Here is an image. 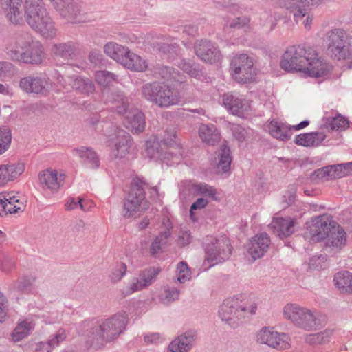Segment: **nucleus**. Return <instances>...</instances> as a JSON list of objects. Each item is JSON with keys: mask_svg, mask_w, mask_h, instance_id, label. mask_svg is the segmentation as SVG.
I'll return each mask as SVG.
<instances>
[{"mask_svg": "<svg viewBox=\"0 0 352 352\" xmlns=\"http://www.w3.org/2000/svg\"><path fill=\"white\" fill-rule=\"evenodd\" d=\"M128 322V314L121 311L107 318L83 321L78 333L86 347L100 349L123 333Z\"/></svg>", "mask_w": 352, "mask_h": 352, "instance_id": "nucleus-1", "label": "nucleus"}, {"mask_svg": "<svg viewBox=\"0 0 352 352\" xmlns=\"http://www.w3.org/2000/svg\"><path fill=\"white\" fill-rule=\"evenodd\" d=\"M257 307L254 296L240 294L226 299L220 305L218 312L223 321L235 328L254 315Z\"/></svg>", "mask_w": 352, "mask_h": 352, "instance_id": "nucleus-2", "label": "nucleus"}, {"mask_svg": "<svg viewBox=\"0 0 352 352\" xmlns=\"http://www.w3.org/2000/svg\"><path fill=\"white\" fill-rule=\"evenodd\" d=\"M7 54L14 61L39 65L45 59L43 45L34 41L28 33H17L10 38L6 47Z\"/></svg>", "mask_w": 352, "mask_h": 352, "instance_id": "nucleus-3", "label": "nucleus"}, {"mask_svg": "<svg viewBox=\"0 0 352 352\" xmlns=\"http://www.w3.org/2000/svg\"><path fill=\"white\" fill-rule=\"evenodd\" d=\"M25 17L28 24L47 38L56 36L57 30L43 0H25Z\"/></svg>", "mask_w": 352, "mask_h": 352, "instance_id": "nucleus-4", "label": "nucleus"}, {"mask_svg": "<svg viewBox=\"0 0 352 352\" xmlns=\"http://www.w3.org/2000/svg\"><path fill=\"white\" fill-rule=\"evenodd\" d=\"M148 186V184L142 179L136 177L132 180L130 190L124 200V218L140 215L148 208L149 204L145 197V189Z\"/></svg>", "mask_w": 352, "mask_h": 352, "instance_id": "nucleus-5", "label": "nucleus"}, {"mask_svg": "<svg viewBox=\"0 0 352 352\" xmlns=\"http://www.w3.org/2000/svg\"><path fill=\"white\" fill-rule=\"evenodd\" d=\"M143 97L160 107L177 104L180 101L179 92L165 83L153 82L142 86Z\"/></svg>", "mask_w": 352, "mask_h": 352, "instance_id": "nucleus-6", "label": "nucleus"}, {"mask_svg": "<svg viewBox=\"0 0 352 352\" xmlns=\"http://www.w3.org/2000/svg\"><path fill=\"white\" fill-rule=\"evenodd\" d=\"M324 41L331 58L340 60L351 56L349 47L352 46V32H347L342 28L332 29L326 33Z\"/></svg>", "mask_w": 352, "mask_h": 352, "instance_id": "nucleus-7", "label": "nucleus"}, {"mask_svg": "<svg viewBox=\"0 0 352 352\" xmlns=\"http://www.w3.org/2000/svg\"><path fill=\"white\" fill-rule=\"evenodd\" d=\"M206 257L204 266L208 268L228 260L232 254L230 240L226 236L219 237H208L204 246Z\"/></svg>", "mask_w": 352, "mask_h": 352, "instance_id": "nucleus-8", "label": "nucleus"}, {"mask_svg": "<svg viewBox=\"0 0 352 352\" xmlns=\"http://www.w3.org/2000/svg\"><path fill=\"white\" fill-rule=\"evenodd\" d=\"M280 66L286 72H299L305 78L308 77V57L305 46L289 47L281 57Z\"/></svg>", "mask_w": 352, "mask_h": 352, "instance_id": "nucleus-9", "label": "nucleus"}, {"mask_svg": "<svg viewBox=\"0 0 352 352\" xmlns=\"http://www.w3.org/2000/svg\"><path fill=\"white\" fill-rule=\"evenodd\" d=\"M230 70L232 78L242 84L252 82L256 76L253 58L245 54H236L232 57Z\"/></svg>", "mask_w": 352, "mask_h": 352, "instance_id": "nucleus-10", "label": "nucleus"}, {"mask_svg": "<svg viewBox=\"0 0 352 352\" xmlns=\"http://www.w3.org/2000/svg\"><path fill=\"white\" fill-rule=\"evenodd\" d=\"M110 129L107 135V145L115 157L124 158L129 153L133 139L129 133L116 126L111 125Z\"/></svg>", "mask_w": 352, "mask_h": 352, "instance_id": "nucleus-11", "label": "nucleus"}, {"mask_svg": "<svg viewBox=\"0 0 352 352\" xmlns=\"http://www.w3.org/2000/svg\"><path fill=\"white\" fill-rule=\"evenodd\" d=\"M163 144L156 140H149L146 142V153L151 159L154 160H160L171 166L178 164L182 160V153L181 149L178 152L167 151L166 148L162 147Z\"/></svg>", "mask_w": 352, "mask_h": 352, "instance_id": "nucleus-12", "label": "nucleus"}, {"mask_svg": "<svg viewBox=\"0 0 352 352\" xmlns=\"http://www.w3.org/2000/svg\"><path fill=\"white\" fill-rule=\"evenodd\" d=\"M257 341L277 350L287 349L291 346L288 334L279 333L267 327H263L258 333Z\"/></svg>", "mask_w": 352, "mask_h": 352, "instance_id": "nucleus-13", "label": "nucleus"}, {"mask_svg": "<svg viewBox=\"0 0 352 352\" xmlns=\"http://www.w3.org/2000/svg\"><path fill=\"white\" fill-rule=\"evenodd\" d=\"M160 272L161 269L160 267H149L146 268L140 273L138 277H134L131 280L129 285L124 289L123 294L124 296H129L152 285Z\"/></svg>", "mask_w": 352, "mask_h": 352, "instance_id": "nucleus-14", "label": "nucleus"}, {"mask_svg": "<svg viewBox=\"0 0 352 352\" xmlns=\"http://www.w3.org/2000/svg\"><path fill=\"white\" fill-rule=\"evenodd\" d=\"M336 221L331 215L324 214L311 218V224L309 226V239L318 242L326 238Z\"/></svg>", "mask_w": 352, "mask_h": 352, "instance_id": "nucleus-15", "label": "nucleus"}, {"mask_svg": "<svg viewBox=\"0 0 352 352\" xmlns=\"http://www.w3.org/2000/svg\"><path fill=\"white\" fill-rule=\"evenodd\" d=\"M25 201L19 193H0V216L5 217L8 214H16L23 212L25 208Z\"/></svg>", "mask_w": 352, "mask_h": 352, "instance_id": "nucleus-16", "label": "nucleus"}, {"mask_svg": "<svg viewBox=\"0 0 352 352\" xmlns=\"http://www.w3.org/2000/svg\"><path fill=\"white\" fill-rule=\"evenodd\" d=\"M50 79L45 76H29L19 81L20 88L25 92L46 95L50 91Z\"/></svg>", "mask_w": 352, "mask_h": 352, "instance_id": "nucleus-17", "label": "nucleus"}, {"mask_svg": "<svg viewBox=\"0 0 352 352\" xmlns=\"http://www.w3.org/2000/svg\"><path fill=\"white\" fill-rule=\"evenodd\" d=\"M324 250L329 254L339 252L346 243V234L344 228L337 223L333 226L326 236Z\"/></svg>", "mask_w": 352, "mask_h": 352, "instance_id": "nucleus-18", "label": "nucleus"}, {"mask_svg": "<svg viewBox=\"0 0 352 352\" xmlns=\"http://www.w3.org/2000/svg\"><path fill=\"white\" fill-rule=\"evenodd\" d=\"M333 67L318 53L309 52V77L326 78L332 73Z\"/></svg>", "mask_w": 352, "mask_h": 352, "instance_id": "nucleus-19", "label": "nucleus"}, {"mask_svg": "<svg viewBox=\"0 0 352 352\" xmlns=\"http://www.w3.org/2000/svg\"><path fill=\"white\" fill-rule=\"evenodd\" d=\"M196 55L203 61L213 63L221 58V52L214 43L207 39L197 41L194 46Z\"/></svg>", "mask_w": 352, "mask_h": 352, "instance_id": "nucleus-20", "label": "nucleus"}, {"mask_svg": "<svg viewBox=\"0 0 352 352\" xmlns=\"http://www.w3.org/2000/svg\"><path fill=\"white\" fill-rule=\"evenodd\" d=\"M308 311L296 303H287L283 307V314L285 319L289 320L298 327L306 329Z\"/></svg>", "mask_w": 352, "mask_h": 352, "instance_id": "nucleus-21", "label": "nucleus"}, {"mask_svg": "<svg viewBox=\"0 0 352 352\" xmlns=\"http://www.w3.org/2000/svg\"><path fill=\"white\" fill-rule=\"evenodd\" d=\"M271 245L270 238L266 232H261L253 236L248 243V252L255 261L263 257Z\"/></svg>", "mask_w": 352, "mask_h": 352, "instance_id": "nucleus-22", "label": "nucleus"}, {"mask_svg": "<svg viewBox=\"0 0 352 352\" xmlns=\"http://www.w3.org/2000/svg\"><path fill=\"white\" fill-rule=\"evenodd\" d=\"M65 175L51 168L46 169L38 175V179L44 190H49L52 193L58 192L63 185Z\"/></svg>", "mask_w": 352, "mask_h": 352, "instance_id": "nucleus-23", "label": "nucleus"}, {"mask_svg": "<svg viewBox=\"0 0 352 352\" xmlns=\"http://www.w3.org/2000/svg\"><path fill=\"white\" fill-rule=\"evenodd\" d=\"M223 106L233 115L243 116L251 108L248 100L239 97L232 93H226L222 97Z\"/></svg>", "mask_w": 352, "mask_h": 352, "instance_id": "nucleus-24", "label": "nucleus"}, {"mask_svg": "<svg viewBox=\"0 0 352 352\" xmlns=\"http://www.w3.org/2000/svg\"><path fill=\"white\" fill-rule=\"evenodd\" d=\"M196 339V331L188 330L170 342L168 352H188L194 346Z\"/></svg>", "mask_w": 352, "mask_h": 352, "instance_id": "nucleus-25", "label": "nucleus"}, {"mask_svg": "<svg viewBox=\"0 0 352 352\" xmlns=\"http://www.w3.org/2000/svg\"><path fill=\"white\" fill-rule=\"evenodd\" d=\"M124 124L133 134L140 133L145 129V116L139 109H131L124 117Z\"/></svg>", "mask_w": 352, "mask_h": 352, "instance_id": "nucleus-26", "label": "nucleus"}, {"mask_svg": "<svg viewBox=\"0 0 352 352\" xmlns=\"http://www.w3.org/2000/svg\"><path fill=\"white\" fill-rule=\"evenodd\" d=\"M60 15L68 22L80 23L82 19V7L79 0H72L57 10Z\"/></svg>", "mask_w": 352, "mask_h": 352, "instance_id": "nucleus-27", "label": "nucleus"}, {"mask_svg": "<svg viewBox=\"0 0 352 352\" xmlns=\"http://www.w3.org/2000/svg\"><path fill=\"white\" fill-rule=\"evenodd\" d=\"M25 169L23 163H8L0 165V187L13 181L21 175Z\"/></svg>", "mask_w": 352, "mask_h": 352, "instance_id": "nucleus-28", "label": "nucleus"}, {"mask_svg": "<svg viewBox=\"0 0 352 352\" xmlns=\"http://www.w3.org/2000/svg\"><path fill=\"white\" fill-rule=\"evenodd\" d=\"M270 227L279 238L284 239L294 232V221L289 217H274Z\"/></svg>", "mask_w": 352, "mask_h": 352, "instance_id": "nucleus-29", "label": "nucleus"}, {"mask_svg": "<svg viewBox=\"0 0 352 352\" xmlns=\"http://www.w3.org/2000/svg\"><path fill=\"white\" fill-rule=\"evenodd\" d=\"M280 5L293 14L296 23H298L307 13V0H280Z\"/></svg>", "mask_w": 352, "mask_h": 352, "instance_id": "nucleus-30", "label": "nucleus"}, {"mask_svg": "<svg viewBox=\"0 0 352 352\" xmlns=\"http://www.w3.org/2000/svg\"><path fill=\"white\" fill-rule=\"evenodd\" d=\"M105 98L107 102L111 103V108L113 111L119 115L126 116L129 110L132 109L129 108L130 104L128 97L120 91H112L109 97Z\"/></svg>", "mask_w": 352, "mask_h": 352, "instance_id": "nucleus-31", "label": "nucleus"}, {"mask_svg": "<svg viewBox=\"0 0 352 352\" xmlns=\"http://www.w3.org/2000/svg\"><path fill=\"white\" fill-rule=\"evenodd\" d=\"M198 133L201 141L209 146L216 145L221 139L220 132L213 124H201Z\"/></svg>", "mask_w": 352, "mask_h": 352, "instance_id": "nucleus-32", "label": "nucleus"}, {"mask_svg": "<svg viewBox=\"0 0 352 352\" xmlns=\"http://www.w3.org/2000/svg\"><path fill=\"white\" fill-rule=\"evenodd\" d=\"M2 9L12 23L17 24L22 19V0H0Z\"/></svg>", "mask_w": 352, "mask_h": 352, "instance_id": "nucleus-33", "label": "nucleus"}, {"mask_svg": "<svg viewBox=\"0 0 352 352\" xmlns=\"http://www.w3.org/2000/svg\"><path fill=\"white\" fill-rule=\"evenodd\" d=\"M268 130L274 138L282 141L289 140L292 135V125L274 120L270 122Z\"/></svg>", "mask_w": 352, "mask_h": 352, "instance_id": "nucleus-34", "label": "nucleus"}, {"mask_svg": "<svg viewBox=\"0 0 352 352\" xmlns=\"http://www.w3.org/2000/svg\"><path fill=\"white\" fill-rule=\"evenodd\" d=\"M184 186L188 188L191 193L195 195H202L208 197L214 201L218 200L217 197V189L206 183H192L189 181L184 183Z\"/></svg>", "mask_w": 352, "mask_h": 352, "instance_id": "nucleus-35", "label": "nucleus"}, {"mask_svg": "<svg viewBox=\"0 0 352 352\" xmlns=\"http://www.w3.org/2000/svg\"><path fill=\"white\" fill-rule=\"evenodd\" d=\"M118 75L107 70H99L94 73L96 82L103 88L102 94L103 97H109L111 94L109 87L113 82L118 81Z\"/></svg>", "mask_w": 352, "mask_h": 352, "instance_id": "nucleus-36", "label": "nucleus"}, {"mask_svg": "<svg viewBox=\"0 0 352 352\" xmlns=\"http://www.w3.org/2000/svg\"><path fill=\"white\" fill-rule=\"evenodd\" d=\"M81 162L91 168H97L100 166V160L95 151L89 147L81 146L74 150Z\"/></svg>", "mask_w": 352, "mask_h": 352, "instance_id": "nucleus-37", "label": "nucleus"}, {"mask_svg": "<svg viewBox=\"0 0 352 352\" xmlns=\"http://www.w3.org/2000/svg\"><path fill=\"white\" fill-rule=\"evenodd\" d=\"M120 63L124 67L135 72H142L147 67L145 60L139 55L131 52L129 49Z\"/></svg>", "mask_w": 352, "mask_h": 352, "instance_id": "nucleus-38", "label": "nucleus"}, {"mask_svg": "<svg viewBox=\"0 0 352 352\" xmlns=\"http://www.w3.org/2000/svg\"><path fill=\"white\" fill-rule=\"evenodd\" d=\"M78 50V44L74 41L59 43L53 45L52 52L54 55L65 60L72 58Z\"/></svg>", "mask_w": 352, "mask_h": 352, "instance_id": "nucleus-39", "label": "nucleus"}, {"mask_svg": "<svg viewBox=\"0 0 352 352\" xmlns=\"http://www.w3.org/2000/svg\"><path fill=\"white\" fill-rule=\"evenodd\" d=\"M72 87L80 94L89 95L95 91V85L93 81L82 76L69 77Z\"/></svg>", "mask_w": 352, "mask_h": 352, "instance_id": "nucleus-40", "label": "nucleus"}, {"mask_svg": "<svg viewBox=\"0 0 352 352\" xmlns=\"http://www.w3.org/2000/svg\"><path fill=\"white\" fill-rule=\"evenodd\" d=\"M35 278L31 276H21L9 285V289L13 292L29 293L32 291Z\"/></svg>", "mask_w": 352, "mask_h": 352, "instance_id": "nucleus-41", "label": "nucleus"}, {"mask_svg": "<svg viewBox=\"0 0 352 352\" xmlns=\"http://www.w3.org/2000/svg\"><path fill=\"white\" fill-rule=\"evenodd\" d=\"M129 48L116 42H108L104 46V52L110 58L121 63Z\"/></svg>", "mask_w": 352, "mask_h": 352, "instance_id": "nucleus-42", "label": "nucleus"}, {"mask_svg": "<svg viewBox=\"0 0 352 352\" xmlns=\"http://www.w3.org/2000/svg\"><path fill=\"white\" fill-rule=\"evenodd\" d=\"M336 287L342 292L352 293V273L342 272L334 276Z\"/></svg>", "mask_w": 352, "mask_h": 352, "instance_id": "nucleus-43", "label": "nucleus"}, {"mask_svg": "<svg viewBox=\"0 0 352 352\" xmlns=\"http://www.w3.org/2000/svg\"><path fill=\"white\" fill-rule=\"evenodd\" d=\"M157 71L160 76L164 80L178 83L185 82V76L175 68L168 66H161L157 68Z\"/></svg>", "mask_w": 352, "mask_h": 352, "instance_id": "nucleus-44", "label": "nucleus"}, {"mask_svg": "<svg viewBox=\"0 0 352 352\" xmlns=\"http://www.w3.org/2000/svg\"><path fill=\"white\" fill-rule=\"evenodd\" d=\"M218 170H221L223 173L228 172L230 169L232 159L230 155V149L225 143L220 146L218 151Z\"/></svg>", "mask_w": 352, "mask_h": 352, "instance_id": "nucleus-45", "label": "nucleus"}, {"mask_svg": "<svg viewBox=\"0 0 352 352\" xmlns=\"http://www.w3.org/2000/svg\"><path fill=\"white\" fill-rule=\"evenodd\" d=\"M170 236V232L165 230L161 232L157 236L155 237L150 246V254L151 256L156 257L162 252V248L167 244V241Z\"/></svg>", "mask_w": 352, "mask_h": 352, "instance_id": "nucleus-46", "label": "nucleus"}, {"mask_svg": "<svg viewBox=\"0 0 352 352\" xmlns=\"http://www.w3.org/2000/svg\"><path fill=\"white\" fill-rule=\"evenodd\" d=\"M34 328L31 322L23 321L19 323L12 333V339L14 342H19L26 337Z\"/></svg>", "mask_w": 352, "mask_h": 352, "instance_id": "nucleus-47", "label": "nucleus"}, {"mask_svg": "<svg viewBox=\"0 0 352 352\" xmlns=\"http://www.w3.org/2000/svg\"><path fill=\"white\" fill-rule=\"evenodd\" d=\"M176 139V133L173 131L170 133L166 132V134L164 135L163 140L161 142L167 151L178 152L179 149L180 148L182 153H183V149L180 144L177 142Z\"/></svg>", "mask_w": 352, "mask_h": 352, "instance_id": "nucleus-48", "label": "nucleus"}, {"mask_svg": "<svg viewBox=\"0 0 352 352\" xmlns=\"http://www.w3.org/2000/svg\"><path fill=\"white\" fill-rule=\"evenodd\" d=\"M326 323L325 316L319 312L309 311V331L320 329Z\"/></svg>", "mask_w": 352, "mask_h": 352, "instance_id": "nucleus-49", "label": "nucleus"}, {"mask_svg": "<svg viewBox=\"0 0 352 352\" xmlns=\"http://www.w3.org/2000/svg\"><path fill=\"white\" fill-rule=\"evenodd\" d=\"M333 333V329H327L323 331L309 333V344H322L328 342Z\"/></svg>", "mask_w": 352, "mask_h": 352, "instance_id": "nucleus-50", "label": "nucleus"}, {"mask_svg": "<svg viewBox=\"0 0 352 352\" xmlns=\"http://www.w3.org/2000/svg\"><path fill=\"white\" fill-rule=\"evenodd\" d=\"M179 67L191 77L199 78L201 76V70L195 63L190 60H186L184 59L181 60L179 63Z\"/></svg>", "mask_w": 352, "mask_h": 352, "instance_id": "nucleus-51", "label": "nucleus"}, {"mask_svg": "<svg viewBox=\"0 0 352 352\" xmlns=\"http://www.w3.org/2000/svg\"><path fill=\"white\" fill-rule=\"evenodd\" d=\"M179 295V290L175 287L166 286L164 287L163 292L160 295V298L164 304H168L177 300Z\"/></svg>", "mask_w": 352, "mask_h": 352, "instance_id": "nucleus-52", "label": "nucleus"}, {"mask_svg": "<svg viewBox=\"0 0 352 352\" xmlns=\"http://www.w3.org/2000/svg\"><path fill=\"white\" fill-rule=\"evenodd\" d=\"M11 139L10 130L6 126L0 127V155L8 149Z\"/></svg>", "mask_w": 352, "mask_h": 352, "instance_id": "nucleus-53", "label": "nucleus"}, {"mask_svg": "<svg viewBox=\"0 0 352 352\" xmlns=\"http://www.w3.org/2000/svg\"><path fill=\"white\" fill-rule=\"evenodd\" d=\"M126 268L124 263H116L109 275L111 280L113 283L119 282L126 275Z\"/></svg>", "mask_w": 352, "mask_h": 352, "instance_id": "nucleus-54", "label": "nucleus"}, {"mask_svg": "<svg viewBox=\"0 0 352 352\" xmlns=\"http://www.w3.org/2000/svg\"><path fill=\"white\" fill-rule=\"evenodd\" d=\"M327 124L328 127L332 131H342L348 127L349 122L343 116L338 115V116L331 118Z\"/></svg>", "mask_w": 352, "mask_h": 352, "instance_id": "nucleus-55", "label": "nucleus"}, {"mask_svg": "<svg viewBox=\"0 0 352 352\" xmlns=\"http://www.w3.org/2000/svg\"><path fill=\"white\" fill-rule=\"evenodd\" d=\"M177 280L180 283H184L186 281L190 280L191 276L190 270L186 264V263L184 261H181L177 264Z\"/></svg>", "mask_w": 352, "mask_h": 352, "instance_id": "nucleus-56", "label": "nucleus"}, {"mask_svg": "<svg viewBox=\"0 0 352 352\" xmlns=\"http://www.w3.org/2000/svg\"><path fill=\"white\" fill-rule=\"evenodd\" d=\"M67 338L66 331L63 328H59L54 334L50 336L47 340L52 348L54 349L60 343Z\"/></svg>", "mask_w": 352, "mask_h": 352, "instance_id": "nucleus-57", "label": "nucleus"}, {"mask_svg": "<svg viewBox=\"0 0 352 352\" xmlns=\"http://www.w3.org/2000/svg\"><path fill=\"white\" fill-rule=\"evenodd\" d=\"M15 266L16 261L12 257L6 256L0 259V270L4 273L11 272L15 268Z\"/></svg>", "mask_w": 352, "mask_h": 352, "instance_id": "nucleus-58", "label": "nucleus"}, {"mask_svg": "<svg viewBox=\"0 0 352 352\" xmlns=\"http://www.w3.org/2000/svg\"><path fill=\"white\" fill-rule=\"evenodd\" d=\"M191 233L188 230L182 228L178 234L177 244L179 247H184L189 245L192 241Z\"/></svg>", "mask_w": 352, "mask_h": 352, "instance_id": "nucleus-59", "label": "nucleus"}, {"mask_svg": "<svg viewBox=\"0 0 352 352\" xmlns=\"http://www.w3.org/2000/svg\"><path fill=\"white\" fill-rule=\"evenodd\" d=\"M327 256L325 255L314 256L309 261V268L321 270L325 267Z\"/></svg>", "mask_w": 352, "mask_h": 352, "instance_id": "nucleus-60", "label": "nucleus"}, {"mask_svg": "<svg viewBox=\"0 0 352 352\" xmlns=\"http://www.w3.org/2000/svg\"><path fill=\"white\" fill-rule=\"evenodd\" d=\"M15 73V67L8 61L0 62V78L12 76Z\"/></svg>", "mask_w": 352, "mask_h": 352, "instance_id": "nucleus-61", "label": "nucleus"}, {"mask_svg": "<svg viewBox=\"0 0 352 352\" xmlns=\"http://www.w3.org/2000/svg\"><path fill=\"white\" fill-rule=\"evenodd\" d=\"M66 207L68 210H74L80 207L83 211L88 210V208H87L85 204L82 203V199L80 197L77 199L72 197L69 198L66 203Z\"/></svg>", "mask_w": 352, "mask_h": 352, "instance_id": "nucleus-62", "label": "nucleus"}, {"mask_svg": "<svg viewBox=\"0 0 352 352\" xmlns=\"http://www.w3.org/2000/svg\"><path fill=\"white\" fill-rule=\"evenodd\" d=\"M309 179L311 180H317V179H321V180H331L328 170L327 168V166L323 167L322 168H319L314 171L309 177Z\"/></svg>", "mask_w": 352, "mask_h": 352, "instance_id": "nucleus-63", "label": "nucleus"}, {"mask_svg": "<svg viewBox=\"0 0 352 352\" xmlns=\"http://www.w3.org/2000/svg\"><path fill=\"white\" fill-rule=\"evenodd\" d=\"M326 138V135L322 132L309 133V146H318Z\"/></svg>", "mask_w": 352, "mask_h": 352, "instance_id": "nucleus-64", "label": "nucleus"}]
</instances>
